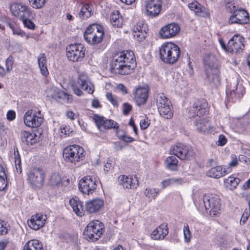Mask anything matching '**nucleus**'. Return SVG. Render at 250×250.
Returning a JSON list of instances; mask_svg holds the SVG:
<instances>
[{"mask_svg":"<svg viewBox=\"0 0 250 250\" xmlns=\"http://www.w3.org/2000/svg\"><path fill=\"white\" fill-rule=\"evenodd\" d=\"M208 112V103L205 99L196 100L188 110L189 118L195 119L194 125L197 130L200 132H205L209 129V124L202 117Z\"/></svg>","mask_w":250,"mask_h":250,"instance_id":"nucleus-1","label":"nucleus"},{"mask_svg":"<svg viewBox=\"0 0 250 250\" xmlns=\"http://www.w3.org/2000/svg\"><path fill=\"white\" fill-rule=\"evenodd\" d=\"M134 53L131 51L122 52L115 55L110 62L111 72L120 75L128 74L133 69Z\"/></svg>","mask_w":250,"mask_h":250,"instance_id":"nucleus-2","label":"nucleus"},{"mask_svg":"<svg viewBox=\"0 0 250 250\" xmlns=\"http://www.w3.org/2000/svg\"><path fill=\"white\" fill-rule=\"evenodd\" d=\"M207 77L209 83L214 86L220 83L219 67L217 60L213 54L206 55L203 59Z\"/></svg>","mask_w":250,"mask_h":250,"instance_id":"nucleus-3","label":"nucleus"},{"mask_svg":"<svg viewBox=\"0 0 250 250\" xmlns=\"http://www.w3.org/2000/svg\"><path fill=\"white\" fill-rule=\"evenodd\" d=\"M159 54L163 62L173 64L177 62L180 57V49L178 45L172 42H165L160 48Z\"/></svg>","mask_w":250,"mask_h":250,"instance_id":"nucleus-4","label":"nucleus"},{"mask_svg":"<svg viewBox=\"0 0 250 250\" xmlns=\"http://www.w3.org/2000/svg\"><path fill=\"white\" fill-rule=\"evenodd\" d=\"M104 32L103 27L97 24L89 25L84 33L86 42L91 45L98 44L103 39Z\"/></svg>","mask_w":250,"mask_h":250,"instance_id":"nucleus-5","label":"nucleus"},{"mask_svg":"<svg viewBox=\"0 0 250 250\" xmlns=\"http://www.w3.org/2000/svg\"><path fill=\"white\" fill-rule=\"evenodd\" d=\"M104 226L103 223L96 220L91 221L84 231V235L88 241L95 242L98 240L103 233Z\"/></svg>","mask_w":250,"mask_h":250,"instance_id":"nucleus-6","label":"nucleus"},{"mask_svg":"<svg viewBox=\"0 0 250 250\" xmlns=\"http://www.w3.org/2000/svg\"><path fill=\"white\" fill-rule=\"evenodd\" d=\"M83 148L78 145H72L63 149V157L68 163L76 164L84 157Z\"/></svg>","mask_w":250,"mask_h":250,"instance_id":"nucleus-7","label":"nucleus"},{"mask_svg":"<svg viewBox=\"0 0 250 250\" xmlns=\"http://www.w3.org/2000/svg\"><path fill=\"white\" fill-rule=\"evenodd\" d=\"M202 202L207 211H209L211 216H216L220 212L221 203L219 197L216 195H205Z\"/></svg>","mask_w":250,"mask_h":250,"instance_id":"nucleus-8","label":"nucleus"},{"mask_svg":"<svg viewBox=\"0 0 250 250\" xmlns=\"http://www.w3.org/2000/svg\"><path fill=\"white\" fill-rule=\"evenodd\" d=\"M72 89L74 93L78 96L83 95V93L82 89L90 94H92L94 92L93 85L88 77L84 74L80 75L77 82L73 84Z\"/></svg>","mask_w":250,"mask_h":250,"instance_id":"nucleus-9","label":"nucleus"},{"mask_svg":"<svg viewBox=\"0 0 250 250\" xmlns=\"http://www.w3.org/2000/svg\"><path fill=\"white\" fill-rule=\"evenodd\" d=\"M85 50L81 44H72L66 48V55L71 61H81L85 56Z\"/></svg>","mask_w":250,"mask_h":250,"instance_id":"nucleus-10","label":"nucleus"},{"mask_svg":"<svg viewBox=\"0 0 250 250\" xmlns=\"http://www.w3.org/2000/svg\"><path fill=\"white\" fill-rule=\"evenodd\" d=\"M171 152L181 160H188L194 157L195 152L192 147L179 144L173 146Z\"/></svg>","mask_w":250,"mask_h":250,"instance_id":"nucleus-11","label":"nucleus"},{"mask_svg":"<svg viewBox=\"0 0 250 250\" xmlns=\"http://www.w3.org/2000/svg\"><path fill=\"white\" fill-rule=\"evenodd\" d=\"M97 181L92 176H87L79 182V190L83 194H92L96 189Z\"/></svg>","mask_w":250,"mask_h":250,"instance_id":"nucleus-12","label":"nucleus"},{"mask_svg":"<svg viewBox=\"0 0 250 250\" xmlns=\"http://www.w3.org/2000/svg\"><path fill=\"white\" fill-rule=\"evenodd\" d=\"M28 180L30 184L37 188H41L44 180V172L40 168L31 169L28 174Z\"/></svg>","mask_w":250,"mask_h":250,"instance_id":"nucleus-13","label":"nucleus"},{"mask_svg":"<svg viewBox=\"0 0 250 250\" xmlns=\"http://www.w3.org/2000/svg\"><path fill=\"white\" fill-rule=\"evenodd\" d=\"M10 9L12 14L21 20L31 17L30 8L23 3H14L11 5Z\"/></svg>","mask_w":250,"mask_h":250,"instance_id":"nucleus-14","label":"nucleus"},{"mask_svg":"<svg viewBox=\"0 0 250 250\" xmlns=\"http://www.w3.org/2000/svg\"><path fill=\"white\" fill-rule=\"evenodd\" d=\"M39 115L34 113L32 110L27 111L24 116L25 125L31 127H38L43 122V117L41 116V111L38 112Z\"/></svg>","mask_w":250,"mask_h":250,"instance_id":"nucleus-15","label":"nucleus"},{"mask_svg":"<svg viewBox=\"0 0 250 250\" xmlns=\"http://www.w3.org/2000/svg\"><path fill=\"white\" fill-rule=\"evenodd\" d=\"M162 0H148L146 2L145 10L147 16L151 17L158 16L162 10Z\"/></svg>","mask_w":250,"mask_h":250,"instance_id":"nucleus-16","label":"nucleus"},{"mask_svg":"<svg viewBox=\"0 0 250 250\" xmlns=\"http://www.w3.org/2000/svg\"><path fill=\"white\" fill-rule=\"evenodd\" d=\"M227 96L229 101L233 102L235 97L241 98L245 93L244 87L241 85L238 86L237 81L233 80L228 87Z\"/></svg>","mask_w":250,"mask_h":250,"instance_id":"nucleus-17","label":"nucleus"},{"mask_svg":"<svg viewBox=\"0 0 250 250\" xmlns=\"http://www.w3.org/2000/svg\"><path fill=\"white\" fill-rule=\"evenodd\" d=\"M180 29V26L177 23H170L161 28L159 35L162 39H169L176 36L179 32Z\"/></svg>","mask_w":250,"mask_h":250,"instance_id":"nucleus-18","label":"nucleus"},{"mask_svg":"<svg viewBox=\"0 0 250 250\" xmlns=\"http://www.w3.org/2000/svg\"><path fill=\"white\" fill-rule=\"evenodd\" d=\"M249 21V16L247 12L244 9L240 8L230 16L229 22L231 24H244L248 23Z\"/></svg>","mask_w":250,"mask_h":250,"instance_id":"nucleus-19","label":"nucleus"},{"mask_svg":"<svg viewBox=\"0 0 250 250\" xmlns=\"http://www.w3.org/2000/svg\"><path fill=\"white\" fill-rule=\"evenodd\" d=\"M94 120L96 125L99 129H108L111 128L118 129L119 125L118 123L112 120L105 119L104 117H101L97 115L94 116Z\"/></svg>","mask_w":250,"mask_h":250,"instance_id":"nucleus-20","label":"nucleus"},{"mask_svg":"<svg viewBox=\"0 0 250 250\" xmlns=\"http://www.w3.org/2000/svg\"><path fill=\"white\" fill-rule=\"evenodd\" d=\"M46 219L45 215L36 214L32 216L31 219L28 221V224L32 229L38 230L44 225Z\"/></svg>","mask_w":250,"mask_h":250,"instance_id":"nucleus-21","label":"nucleus"},{"mask_svg":"<svg viewBox=\"0 0 250 250\" xmlns=\"http://www.w3.org/2000/svg\"><path fill=\"white\" fill-rule=\"evenodd\" d=\"M168 233L167 223H163L155 229L151 233L150 237L153 240H163Z\"/></svg>","mask_w":250,"mask_h":250,"instance_id":"nucleus-22","label":"nucleus"},{"mask_svg":"<svg viewBox=\"0 0 250 250\" xmlns=\"http://www.w3.org/2000/svg\"><path fill=\"white\" fill-rule=\"evenodd\" d=\"M244 47L240 38L238 36H235L228 42V52L232 53H239L242 51Z\"/></svg>","mask_w":250,"mask_h":250,"instance_id":"nucleus-23","label":"nucleus"},{"mask_svg":"<svg viewBox=\"0 0 250 250\" xmlns=\"http://www.w3.org/2000/svg\"><path fill=\"white\" fill-rule=\"evenodd\" d=\"M119 184L126 188H136L139 186V181L136 178L121 175L119 177Z\"/></svg>","mask_w":250,"mask_h":250,"instance_id":"nucleus-24","label":"nucleus"},{"mask_svg":"<svg viewBox=\"0 0 250 250\" xmlns=\"http://www.w3.org/2000/svg\"><path fill=\"white\" fill-rule=\"evenodd\" d=\"M230 172L229 168H223L222 166H217L211 167L207 172V175L210 177L219 178Z\"/></svg>","mask_w":250,"mask_h":250,"instance_id":"nucleus-25","label":"nucleus"},{"mask_svg":"<svg viewBox=\"0 0 250 250\" xmlns=\"http://www.w3.org/2000/svg\"><path fill=\"white\" fill-rule=\"evenodd\" d=\"M188 8L194 11L195 14L204 17H209V13L206 9L202 6L197 1H194L188 5Z\"/></svg>","mask_w":250,"mask_h":250,"instance_id":"nucleus-26","label":"nucleus"},{"mask_svg":"<svg viewBox=\"0 0 250 250\" xmlns=\"http://www.w3.org/2000/svg\"><path fill=\"white\" fill-rule=\"evenodd\" d=\"M104 204L103 200L95 199L86 203L85 208L88 212L94 213L99 211L103 207Z\"/></svg>","mask_w":250,"mask_h":250,"instance_id":"nucleus-27","label":"nucleus"},{"mask_svg":"<svg viewBox=\"0 0 250 250\" xmlns=\"http://www.w3.org/2000/svg\"><path fill=\"white\" fill-rule=\"evenodd\" d=\"M69 204L72 208L73 211L79 216L83 215V207L82 203L80 201L79 198L75 197L69 200Z\"/></svg>","mask_w":250,"mask_h":250,"instance_id":"nucleus-28","label":"nucleus"},{"mask_svg":"<svg viewBox=\"0 0 250 250\" xmlns=\"http://www.w3.org/2000/svg\"><path fill=\"white\" fill-rule=\"evenodd\" d=\"M110 20L113 26L118 28L122 26L123 19L119 11L114 10L110 14Z\"/></svg>","mask_w":250,"mask_h":250,"instance_id":"nucleus-29","label":"nucleus"},{"mask_svg":"<svg viewBox=\"0 0 250 250\" xmlns=\"http://www.w3.org/2000/svg\"><path fill=\"white\" fill-rule=\"evenodd\" d=\"M23 250H44L42 243L38 240L33 239L25 244Z\"/></svg>","mask_w":250,"mask_h":250,"instance_id":"nucleus-30","label":"nucleus"},{"mask_svg":"<svg viewBox=\"0 0 250 250\" xmlns=\"http://www.w3.org/2000/svg\"><path fill=\"white\" fill-rule=\"evenodd\" d=\"M21 141L27 145H32L37 141L35 134L25 131L21 132Z\"/></svg>","mask_w":250,"mask_h":250,"instance_id":"nucleus-31","label":"nucleus"},{"mask_svg":"<svg viewBox=\"0 0 250 250\" xmlns=\"http://www.w3.org/2000/svg\"><path fill=\"white\" fill-rule=\"evenodd\" d=\"M39 66L42 74L46 76L48 75V71L46 67V60L45 54L41 53L38 57Z\"/></svg>","mask_w":250,"mask_h":250,"instance_id":"nucleus-32","label":"nucleus"},{"mask_svg":"<svg viewBox=\"0 0 250 250\" xmlns=\"http://www.w3.org/2000/svg\"><path fill=\"white\" fill-rule=\"evenodd\" d=\"M156 105L157 108L165 106H171L170 100L166 97L164 93H159L156 97Z\"/></svg>","mask_w":250,"mask_h":250,"instance_id":"nucleus-33","label":"nucleus"},{"mask_svg":"<svg viewBox=\"0 0 250 250\" xmlns=\"http://www.w3.org/2000/svg\"><path fill=\"white\" fill-rule=\"evenodd\" d=\"M176 156H171L168 157L165 160V166L168 169L175 171L177 170V165L178 161L176 159Z\"/></svg>","mask_w":250,"mask_h":250,"instance_id":"nucleus-34","label":"nucleus"},{"mask_svg":"<svg viewBox=\"0 0 250 250\" xmlns=\"http://www.w3.org/2000/svg\"><path fill=\"white\" fill-rule=\"evenodd\" d=\"M47 97L54 99L55 100L61 99L62 91H60L55 87L48 88L46 91Z\"/></svg>","mask_w":250,"mask_h":250,"instance_id":"nucleus-35","label":"nucleus"},{"mask_svg":"<svg viewBox=\"0 0 250 250\" xmlns=\"http://www.w3.org/2000/svg\"><path fill=\"white\" fill-rule=\"evenodd\" d=\"M8 184L7 177L5 169L0 166V190H4Z\"/></svg>","mask_w":250,"mask_h":250,"instance_id":"nucleus-36","label":"nucleus"},{"mask_svg":"<svg viewBox=\"0 0 250 250\" xmlns=\"http://www.w3.org/2000/svg\"><path fill=\"white\" fill-rule=\"evenodd\" d=\"M157 109L160 114L166 119H170L173 116L171 106L160 107Z\"/></svg>","mask_w":250,"mask_h":250,"instance_id":"nucleus-37","label":"nucleus"},{"mask_svg":"<svg viewBox=\"0 0 250 250\" xmlns=\"http://www.w3.org/2000/svg\"><path fill=\"white\" fill-rule=\"evenodd\" d=\"M79 17L82 19H87L91 15V9L88 4L83 6L79 13Z\"/></svg>","mask_w":250,"mask_h":250,"instance_id":"nucleus-38","label":"nucleus"},{"mask_svg":"<svg viewBox=\"0 0 250 250\" xmlns=\"http://www.w3.org/2000/svg\"><path fill=\"white\" fill-rule=\"evenodd\" d=\"M14 156L15 167L17 169V172L19 173H21L22 170L21 167V157L17 147L14 148Z\"/></svg>","mask_w":250,"mask_h":250,"instance_id":"nucleus-39","label":"nucleus"},{"mask_svg":"<svg viewBox=\"0 0 250 250\" xmlns=\"http://www.w3.org/2000/svg\"><path fill=\"white\" fill-rule=\"evenodd\" d=\"M159 191H156L155 188H146L144 191V195L148 198V202L154 199L158 195Z\"/></svg>","mask_w":250,"mask_h":250,"instance_id":"nucleus-40","label":"nucleus"},{"mask_svg":"<svg viewBox=\"0 0 250 250\" xmlns=\"http://www.w3.org/2000/svg\"><path fill=\"white\" fill-rule=\"evenodd\" d=\"M150 89L147 84H144L142 85V104L146 103Z\"/></svg>","mask_w":250,"mask_h":250,"instance_id":"nucleus-41","label":"nucleus"},{"mask_svg":"<svg viewBox=\"0 0 250 250\" xmlns=\"http://www.w3.org/2000/svg\"><path fill=\"white\" fill-rule=\"evenodd\" d=\"M61 176L58 173H54L51 174L49 183L52 186H57L62 182Z\"/></svg>","mask_w":250,"mask_h":250,"instance_id":"nucleus-42","label":"nucleus"},{"mask_svg":"<svg viewBox=\"0 0 250 250\" xmlns=\"http://www.w3.org/2000/svg\"><path fill=\"white\" fill-rule=\"evenodd\" d=\"M30 5L35 9L42 8L45 3L46 0H28Z\"/></svg>","mask_w":250,"mask_h":250,"instance_id":"nucleus-43","label":"nucleus"},{"mask_svg":"<svg viewBox=\"0 0 250 250\" xmlns=\"http://www.w3.org/2000/svg\"><path fill=\"white\" fill-rule=\"evenodd\" d=\"M183 232L185 241L186 243H189L190 241L191 234L189 230V226L188 224H186L184 226Z\"/></svg>","mask_w":250,"mask_h":250,"instance_id":"nucleus-44","label":"nucleus"},{"mask_svg":"<svg viewBox=\"0 0 250 250\" xmlns=\"http://www.w3.org/2000/svg\"><path fill=\"white\" fill-rule=\"evenodd\" d=\"M132 34L134 39L140 41L141 35V25L140 24L137 23L136 26H134L132 31Z\"/></svg>","mask_w":250,"mask_h":250,"instance_id":"nucleus-45","label":"nucleus"},{"mask_svg":"<svg viewBox=\"0 0 250 250\" xmlns=\"http://www.w3.org/2000/svg\"><path fill=\"white\" fill-rule=\"evenodd\" d=\"M7 26L11 29L13 34L21 36V37H23L25 35V33L24 32L18 27H16L14 24L10 23H7Z\"/></svg>","mask_w":250,"mask_h":250,"instance_id":"nucleus-46","label":"nucleus"},{"mask_svg":"<svg viewBox=\"0 0 250 250\" xmlns=\"http://www.w3.org/2000/svg\"><path fill=\"white\" fill-rule=\"evenodd\" d=\"M134 100L136 104L141 105V86H139L136 88L135 90L133 92Z\"/></svg>","mask_w":250,"mask_h":250,"instance_id":"nucleus-47","label":"nucleus"},{"mask_svg":"<svg viewBox=\"0 0 250 250\" xmlns=\"http://www.w3.org/2000/svg\"><path fill=\"white\" fill-rule=\"evenodd\" d=\"M226 7L227 10L230 13H232V14H233L234 12L238 9V7L236 6L233 1L228 2L226 5Z\"/></svg>","mask_w":250,"mask_h":250,"instance_id":"nucleus-48","label":"nucleus"},{"mask_svg":"<svg viewBox=\"0 0 250 250\" xmlns=\"http://www.w3.org/2000/svg\"><path fill=\"white\" fill-rule=\"evenodd\" d=\"M14 63V58L11 56H9L6 60L5 65L7 72H9L13 68V64Z\"/></svg>","mask_w":250,"mask_h":250,"instance_id":"nucleus-49","label":"nucleus"},{"mask_svg":"<svg viewBox=\"0 0 250 250\" xmlns=\"http://www.w3.org/2000/svg\"><path fill=\"white\" fill-rule=\"evenodd\" d=\"M21 21L25 27L31 30H34L35 29V24L28 18H24V19H22Z\"/></svg>","mask_w":250,"mask_h":250,"instance_id":"nucleus-50","label":"nucleus"},{"mask_svg":"<svg viewBox=\"0 0 250 250\" xmlns=\"http://www.w3.org/2000/svg\"><path fill=\"white\" fill-rule=\"evenodd\" d=\"M106 97L114 106H118L119 104L117 100L114 97L113 95L111 93H107L106 94Z\"/></svg>","mask_w":250,"mask_h":250,"instance_id":"nucleus-51","label":"nucleus"},{"mask_svg":"<svg viewBox=\"0 0 250 250\" xmlns=\"http://www.w3.org/2000/svg\"><path fill=\"white\" fill-rule=\"evenodd\" d=\"M239 181V179L238 178H235L231 177H229L225 180V182L226 183L229 184L234 187L238 185Z\"/></svg>","mask_w":250,"mask_h":250,"instance_id":"nucleus-52","label":"nucleus"},{"mask_svg":"<svg viewBox=\"0 0 250 250\" xmlns=\"http://www.w3.org/2000/svg\"><path fill=\"white\" fill-rule=\"evenodd\" d=\"M132 110V106L127 103L123 104V113L124 115H127Z\"/></svg>","mask_w":250,"mask_h":250,"instance_id":"nucleus-53","label":"nucleus"},{"mask_svg":"<svg viewBox=\"0 0 250 250\" xmlns=\"http://www.w3.org/2000/svg\"><path fill=\"white\" fill-rule=\"evenodd\" d=\"M8 232L6 224L2 220L0 219V234L4 235Z\"/></svg>","mask_w":250,"mask_h":250,"instance_id":"nucleus-54","label":"nucleus"},{"mask_svg":"<svg viewBox=\"0 0 250 250\" xmlns=\"http://www.w3.org/2000/svg\"><path fill=\"white\" fill-rule=\"evenodd\" d=\"M250 214V212H249L247 209H246L244 213L242 214L240 219V223L241 225H243L246 223V221L249 217Z\"/></svg>","mask_w":250,"mask_h":250,"instance_id":"nucleus-55","label":"nucleus"},{"mask_svg":"<svg viewBox=\"0 0 250 250\" xmlns=\"http://www.w3.org/2000/svg\"><path fill=\"white\" fill-rule=\"evenodd\" d=\"M227 142V139L224 135H220L219 136L217 144L219 146H223Z\"/></svg>","mask_w":250,"mask_h":250,"instance_id":"nucleus-56","label":"nucleus"},{"mask_svg":"<svg viewBox=\"0 0 250 250\" xmlns=\"http://www.w3.org/2000/svg\"><path fill=\"white\" fill-rule=\"evenodd\" d=\"M185 183L184 179L182 178H172V185L179 186Z\"/></svg>","mask_w":250,"mask_h":250,"instance_id":"nucleus-57","label":"nucleus"},{"mask_svg":"<svg viewBox=\"0 0 250 250\" xmlns=\"http://www.w3.org/2000/svg\"><path fill=\"white\" fill-rule=\"evenodd\" d=\"M150 120H148L147 117L145 116L143 122H142V129H146L150 125Z\"/></svg>","mask_w":250,"mask_h":250,"instance_id":"nucleus-58","label":"nucleus"},{"mask_svg":"<svg viewBox=\"0 0 250 250\" xmlns=\"http://www.w3.org/2000/svg\"><path fill=\"white\" fill-rule=\"evenodd\" d=\"M63 94H62L61 96V99H62L65 102H69L72 101V98L71 95L66 94L63 92H62Z\"/></svg>","mask_w":250,"mask_h":250,"instance_id":"nucleus-59","label":"nucleus"},{"mask_svg":"<svg viewBox=\"0 0 250 250\" xmlns=\"http://www.w3.org/2000/svg\"><path fill=\"white\" fill-rule=\"evenodd\" d=\"M163 188H165L169 186L172 185V178L167 179L161 182Z\"/></svg>","mask_w":250,"mask_h":250,"instance_id":"nucleus-60","label":"nucleus"},{"mask_svg":"<svg viewBox=\"0 0 250 250\" xmlns=\"http://www.w3.org/2000/svg\"><path fill=\"white\" fill-rule=\"evenodd\" d=\"M66 116L68 119L71 120H74L76 118L75 114L72 111H68L66 113Z\"/></svg>","mask_w":250,"mask_h":250,"instance_id":"nucleus-61","label":"nucleus"},{"mask_svg":"<svg viewBox=\"0 0 250 250\" xmlns=\"http://www.w3.org/2000/svg\"><path fill=\"white\" fill-rule=\"evenodd\" d=\"M15 112L13 111H9L7 114V119L9 121H12L15 118Z\"/></svg>","mask_w":250,"mask_h":250,"instance_id":"nucleus-62","label":"nucleus"},{"mask_svg":"<svg viewBox=\"0 0 250 250\" xmlns=\"http://www.w3.org/2000/svg\"><path fill=\"white\" fill-rule=\"evenodd\" d=\"M117 89L121 91L124 94H125L127 93V88L122 84H119L118 85Z\"/></svg>","mask_w":250,"mask_h":250,"instance_id":"nucleus-63","label":"nucleus"},{"mask_svg":"<svg viewBox=\"0 0 250 250\" xmlns=\"http://www.w3.org/2000/svg\"><path fill=\"white\" fill-rule=\"evenodd\" d=\"M116 129V134H117V136L119 137V138L123 140L124 137H125V135L124 132L122 130L120 129L119 128L118 129Z\"/></svg>","mask_w":250,"mask_h":250,"instance_id":"nucleus-64","label":"nucleus"}]
</instances>
